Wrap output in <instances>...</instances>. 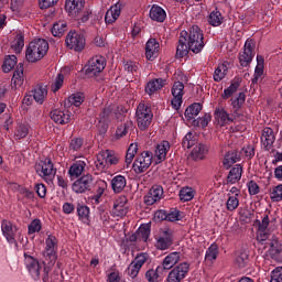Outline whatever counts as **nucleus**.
<instances>
[{
	"label": "nucleus",
	"instance_id": "obj_1",
	"mask_svg": "<svg viewBox=\"0 0 282 282\" xmlns=\"http://www.w3.org/2000/svg\"><path fill=\"white\" fill-rule=\"evenodd\" d=\"M204 32L197 25H193L189 29V32L182 31L178 44L176 46V56L177 58H184V56H188V52H193V54H199L202 50H204Z\"/></svg>",
	"mask_w": 282,
	"mask_h": 282
},
{
	"label": "nucleus",
	"instance_id": "obj_2",
	"mask_svg": "<svg viewBox=\"0 0 282 282\" xmlns=\"http://www.w3.org/2000/svg\"><path fill=\"white\" fill-rule=\"evenodd\" d=\"M231 107L234 110V113L230 115L226 109L224 108H216L214 112V118L220 127H226V124H230L231 122H235L237 119V111L243 107V104L246 102V94L239 93L236 97H232L230 99Z\"/></svg>",
	"mask_w": 282,
	"mask_h": 282
},
{
	"label": "nucleus",
	"instance_id": "obj_3",
	"mask_svg": "<svg viewBox=\"0 0 282 282\" xmlns=\"http://www.w3.org/2000/svg\"><path fill=\"white\" fill-rule=\"evenodd\" d=\"M48 50L50 44L47 41L43 39L33 40L26 47L25 58L29 63H39V61L45 57Z\"/></svg>",
	"mask_w": 282,
	"mask_h": 282
},
{
	"label": "nucleus",
	"instance_id": "obj_4",
	"mask_svg": "<svg viewBox=\"0 0 282 282\" xmlns=\"http://www.w3.org/2000/svg\"><path fill=\"white\" fill-rule=\"evenodd\" d=\"M120 162V155L111 150H105L97 154V160L95 161V166L97 171L102 173L107 171L110 166H116Z\"/></svg>",
	"mask_w": 282,
	"mask_h": 282
},
{
	"label": "nucleus",
	"instance_id": "obj_5",
	"mask_svg": "<svg viewBox=\"0 0 282 282\" xmlns=\"http://www.w3.org/2000/svg\"><path fill=\"white\" fill-rule=\"evenodd\" d=\"M42 254V264H43V282L50 281V272H52V268L56 265V261L58 260V251L54 249H45L41 252Z\"/></svg>",
	"mask_w": 282,
	"mask_h": 282
},
{
	"label": "nucleus",
	"instance_id": "obj_6",
	"mask_svg": "<svg viewBox=\"0 0 282 282\" xmlns=\"http://www.w3.org/2000/svg\"><path fill=\"white\" fill-rule=\"evenodd\" d=\"M24 265L33 281H41L43 279V265L29 252H24Z\"/></svg>",
	"mask_w": 282,
	"mask_h": 282
},
{
	"label": "nucleus",
	"instance_id": "obj_7",
	"mask_svg": "<svg viewBox=\"0 0 282 282\" xmlns=\"http://www.w3.org/2000/svg\"><path fill=\"white\" fill-rule=\"evenodd\" d=\"M135 118L140 131H147V129L151 127V122L153 120V111H151V107L145 104H139L137 107Z\"/></svg>",
	"mask_w": 282,
	"mask_h": 282
},
{
	"label": "nucleus",
	"instance_id": "obj_8",
	"mask_svg": "<svg viewBox=\"0 0 282 282\" xmlns=\"http://www.w3.org/2000/svg\"><path fill=\"white\" fill-rule=\"evenodd\" d=\"M35 171L45 182H53L56 177V169L51 159L41 160L35 164Z\"/></svg>",
	"mask_w": 282,
	"mask_h": 282
},
{
	"label": "nucleus",
	"instance_id": "obj_9",
	"mask_svg": "<svg viewBox=\"0 0 282 282\" xmlns=\"http://www.w3.org/2000/svg\"><path fill=\"white\" fill-rule=\"evenodd\" d=\"M151 164H153V153L143 151L139 156L135 158L132 169L134 173L140 175L141 173H147Z\"/></svg>",
	"mask_w": 282,
	"mask_h": 282
},
{
	"label": "nucleus",
	"instance_id": "obj_10",
	"mask_svg": "<svg viewBox=\"0 0 282 282\" xmlns=\"http://www.w3.org/2000/svg\"><path fill=\"white\" fill-rule=\"evenodd\" d=\"M66 47H68V50H73L74 52H82L85 50V35L76 32V31H70L67 35H66Z\"/></svg>",
	"mask_w": 282,
	"mask_h": 282
},
{
	"label": "nucleus",
	"instance_id": "obj_11",
	"mask_svg": "<svg viewBox=\"0 0 282 282\" xmlns=\"http://www.w3.org/2000/svg\"><path fill=\"white\" fill-rule=\"evenodd\" d=\"M188 270H191V264L188 262L177 264L170 271L166 278V282L184 281V279H186V275L188 274Z\"/></svg>",
	"mask_w": 282,
	"mask_h": 282
},
{
	"label": "nucleus",
	"instance_id": "obj_12",
	"mask_svg": "<svg viewBox=\"0 0 282 282\" xmlns=\"http://www.w3.org/2000/svg\"><path fill=\"white\" fill-rule=\"evenodd\" d=\"M107 67V61L104 56H95L88 61L86 65V74L88 76H98V74L102 73Z\"/></svg>",
	"mask_w": 282,
	"mask_h": 282
},
{
	"label": "nucleus",
	"instance_id": "obj_13",
	"mask_svg": "<svg viewBox=\"0 0 282 282\" xmlns=\"http://www.w3.org/2000/svg\"><path fill=\"white\" fill-rule=\"evenodd\" d=\"M261 245L264 246V248H268V246L270 247L269 256L271 259H273V261H282V245L279 243L276 237L273 236Z\"/></svg>",
	"mask_w": 282,
	"mask_h": 282
},
{
	"label": "nucleus",
	"instance_id": "obj_14",
	"mask_svg": "<svg viewBox=\"0 0 282 282\" xmlns=\"http://www.w3.org/2000/svg\"><path fill=\"white\" fill-rule=\"evenodd\" d=\"M147 261H149V254L147 253H140L134 258V260L127 268V272L131 279H135V276L140 274V270H142V265H144Z\"/></svg>",
	"mask_w": 282,
	"mask_h": 282
},
{
	"label": "nucleus",
	"instance_id": "obj_15",
	"mask_svg": "<svg viewBox=\"0 0 282 282\" xmlns=\"http://www.w3.org/2000/svg\"><path fill=\"white\" fill-rule=\"evenodd\" d=\"M254 42L252 40H247L245 43L243 52L239 53V63L241 67H248L254 58Z\"/></svg>",
	"mask_w": 282,
	"mask_h": 282
},
{
	"label": "nucleus",
	"instance_id": "obj_16",
	"mask_svg": "<svg viewBox=\"0 0 282 282\" xmlns=\"http://www.w3.org/2000/svg\"><path fill=\"white\" fill-rule=\"evenodd\" d=\"M258 232H257V240L259 243H265L268 239L274 237V235L268 232V227L270 226V216L264 215L262 221H258Z\"/></svg>",
	"mask_w": 282,
	"mask_h": 282
},
{
	"label": "nucleus",
	"instance_id": "obj_17",
	"mask_svg": "<svg viewBox=\"0 0 282 282\" xmlns=\"http://www.w3.org/2000/svg\"><path fill=\"white\" fill-rule=\"evenodd\" d=\"M91 186H94V176L87 174L74 182L73 191L77 194L87 193V191H91Z\"/></svg>",
	"mask_w": 282,
	"mask_h": 282
},
{
	"label": "nucleus",
	"instance_id": "obj_18",
	"mask_svg": "<svg viewBox=\"0 0 282 282\" xmlns=\"http://www.w3.org/2000/svg\"><path fill=\"white\" fill-rule=\"evenodd\" d=\"M127 213H129L128 199L126 196H119L115 202L111 209L112 217H126Z\"/></svg>",
	"mask_w": 282,
	"mask_h": 282
},
{
	"label": "nucleus",
	"instance_id": "obj_19",
	"mask_svg": "<svg viewBox=\"0 0 282 282\" xmlns=\"http://www.w3.org/2000/svg\"><path fill=\"white\" fill-rule=\"evenodd\" d=\"M171 246H173V232L169 229L161 230L156 238V250H169Z\"/></svg>",
	"mask_w": 282,
	"mask_h": 282
},
{
	"label": "nucleus",
	"instance_id": "obj_20",
	"mask_svg": "<svg viewBox=\"0 0 282 282\" xmlns=\"http://www.w3.org/2000/svg\"><path fill=\"white\" fill-rule=\"evenodd\" d=\"M172 107L173 109H180L182 107L183 97H184V83L182 82H175L172 86Z\"/></svg>",
	"mask_w": 282,
	"mask_h": 282
},
{
	"label": "nucleus",
	"instance_id": "obj_21",
	"mask_svg": "<svg viewBox=\"0 0 282 282\" xmlns=\"http://www.w3.org/2000/svg\"><path fill=\"white\" fill-rule=\"evenodd\" d=\"M1 230L8 243H14V246H17V226L10 223V220H2Z\"/></svg>",
	"mask_w": 282,
	"mask_h": 282
},
{
	"label": "nucleus",
	"instance_id": "obj_22",
	"mask_svg": "<svg viewBox=\"0 0 282 282\" xmlns=\"http://www.w3.org/2000/svg\"><path fill=\"white\" fill-rule=\"evenodd\" d=\"M164 196V188L161 185H154L150 188L149 193L144 196V204L147 206H153L156 202H160Z\"/></svg>",
	"mask_w": 282,
	"mask_h": 282
},
{
	"label": "nucleus",
	"instance_id": "obj_23",
	"mask_svg": "<svg viewBox=\"0 0 282 282\" xmlns=\"http://www.w3.org/2000/svg\"><path fill=\"white\" fill-rule=\"evenodd\" d=\"M85 9V0H66L65 10L68 12L69 17L76 19L79 13Z\"/></svg>",
	"mask_w": 282,
	"mask_h": 282
},
{
	"label": "nucleus",
	"instance_id": "obj_24",
	"mask_svg": "<svg viewBox=\"0 0 282 282\" xmlns=\"http://www.w3.org/2000/svg\"><path fill=\"white\" fill-rule=\"evenodd\" d=\"M275 140L276 137L274 135V130H272V128L267 127L262 130L261 144L264 151H270L274 145Z\"/></svg>",
	"mask_w": 282,
	"mask_h": 282
},
{
	"label": "nucleus",
	"instance_id": "obj_25",
	"mask_svg": "<svg viewBox=\"0 0 282 282\" xmlns=\"http://www.w3.org/2000/svg\"><path fill=\"white\" fill-rule=\"evenodd\" d=\"M169 151H171V143L169 141H162L155 147L154 158H156V164H162L166 160Z\"/></svg>",
	"mask_w": 282,
	"mask_h": 282
},
{
	"label": "nucleus",
	"instance_id": "obj_26",
	"mask_svg": "<svg viewBox=\"0 0 282 282\" xmlns=\"http://www.w3.org/2000/svg\"><path fill=\"white\" fill-rule=\"evenodd\" d=\"M160 52V42L155 39L148 40L145 44V57L148 61H155Z\"/></svg>",
	"mask_w": 282,
	"mask_h": 282
},
{
	"label": "nucleus",
	"instance_id": "obj_27",
	"mask_svg": "<svg viewBox=\"0 0 282 282\" xmlns=\"http://www.w3.org/2000/svg\"><path fill=\"white\" fill-rule=\"evenodd\" d=\"M181 259H182L181 252H177V251L171 252L163 259L162 265H160V268H163V272L164 270H171L172 268H175L177 263H180Z\"/></svg>",
	"mask_w": 282,
	"mask_h": 282
},
{
	"label": "nucleus",
	"instance_id": "obj_28",
	"mask_svg": "<svg viewBox=\"0 0 282 282\" xmlns=\"http://www.w3.org/2000/svg\"><path fill=\"white\" fill-rule=\"evenodd\" d=\"M209 148L207 144L204 143H197L192 152H191V158L195 162H202V160H206V156L208 155Z\"/></svg>",
	"mask_w": 282,
	"mask_h": 282
},
{
	"label": "nucleus",
	"instance_id": "obj_29",
	"mask_svg": "<svg viewBox=\"0 0 282 282\" xmlns=\"http://www.w3.org/2000/svg\"><path fill=\"white\" fill-rule=\"evenodd\" d=\"M121 10L122 3L120 2H117L115 6L109 8L105 15V21L107 25H111V23H116V21H118Z\"/></svg>",
	"mask_w": 282,
	"mask_h": 282
},
{
	"label": "nucleus",
	"instance_id": "obj_30",
	"mask_svg": "<svg viewBox=\"0 0 282 282\" xmlns=\"http://www.w3.org/2000/svg\"><path fill=\"white\" fill-rule=\"evenodd\" d=\"M70 118L72 116H69V111H63L58 109L51 111V119L56 124H67Z\"/></svg>",
	"mask_w": 282,
	"mask_h": 282
},
{
	"label": "nucleus",
	"instance_id": "obj_31",
	"mask_svg": "<svg viewBox=\"0 0 282 282\" xmlns=\"http://www.w3.org/2000/svg\"><path fill=\"white\" fill-rule=\"evenodd\" d=\"M149 15L152 21H156L158 23H164V21H166V11L158 4L152 6Z\"/></svg>",
	"mask_w": 282,
	"mask_h": 282
},
{
	"label": "nucleus",
	"instance_id": "obj_32",
	"mask_svg": "<svg viewBox=\"0 0 282 282\" xmlns=\"http://www.w3.org/2000/svg\"><path fill=\"white\" fill-rule=\"evenodd\" d=\"M164 85H166V80L162 78L152 79L145 85V94L153 96V94L160 91Z\"/></svg>",
	"mask_w": 282,
	"mask_h": 282
},
{
	"label": "nucleus",
	"instance_id": "obj_33",
	"mask_svg": "<svg viewBox=\"0 0 282 282\" xmlns=\"http://www.w3.org/2000/svg\"><path fill=\"white\" fill-rule=\"evenodd\" d=\"M239 160H241V154H239V152L236 150L229 151L225 154L223 166L228 170L232 166V164H237Z\"/></svg>",
	"mask_w": 282,
	"mask_h": 282
},
{
	"label": "nucleus",
	"instance_id": "obj_34",
	"mask_svg": "<svg viewBox=\"0 0 282 282\" xmlns=\"http://www.w3.org/2000/svg\"><path fill=\"white\" fill-rule=\"evenodd\" d=\"M243 174V167L241 164H236L227 175L228 184H237L241 180V175Z\"/></svg>",
	"mask_w": 282,
	"mask_h": 282
},
{
	"label": "nucleus",
	"instance_id": "obj_35",
	"mask_svg": "<svg viewBox=\"0 0 282 282\" xmlns=\"http://www.w3.org/2000/svg\"><path fill=\"white\" fill-rule=\"evenodd\" d=\"M86 166H87L86 161H83V160L75 161L68 170V175H70L72 177H80Z\"/></svg>",
	"mask_w": 282,
	"mask_h": 282
},
{
	"label": "nucleus",
	"instance_id": "obj_36",
	"mask_svg": "<svg viewBox=\"0 0 282 282\" xmlns=\"http://www.w3.org/2000/svg\"><path fill=\"white\" fill-rule=\"evenodd\" d=\"M127 187V177L123 175H117L111 180V188L113 193H122Z\"/></svg>",
	"mask_w": 282,
	"mask_h": 282
},
{
	"label": "nucleus",
	"instance_id": "obj_37",
	"mask_svg": "<svg viewBox=\"0 0 282 282\" xmlns=\"http://www.w3.org/2000/svg\"><path fill=\"white\" fill-rule=\"evenodd\" d=\"M30 134V124L28 123H18L14 129V140H23L24 138H28Z\"/></svg>",
	"mask_w": 282,
	"mask_h": 282
},
{
	"label": "nucleus",
	"instance_id": "obj_38",
	"mask_svg": "<svg viewBox=\"0 0 282 282\" xmlns=\"http://www.w3.org/2000/svg\"><path fill=\"white\" fill-rule=\"evenodd\" d=\"M24 80L25 79L23 78V65L20 63L13 73L11 83H12L13 87H15V89H17L23 85Z\"/></svg>",
	"mask_w": 282,
	"mask_h": 282
},
{
	"label": "nucleus",
	"instance_id": "obj_39",
	"mask_svg": "<svg viewBox=\"0 0 282 282\" xmlns=\"http://www.w3.org/2000/svg\"><path fill=\"white\" fill-rule=\"evenodd\" d=\"M202 111V104L194 102L185 110V118L186 120H195L199 112Z\"/></svg>",
	"mask_w": 282,
	"mask_h": 282
},
{
	"label": "nucleus",
	"instance_id": "obj_40",
	"mask_svg": "<svg viewBox=\"0 0 282 282\" xmlns=\"http://www.w3.org/2000/svg\"><path fill=\"white\" fill-rule=\"evenodd\" d=\"M137 236L139 237V241H149V237H151V223L142 224L137 230Z\"/></svg>",
	"mask_w": 282,
	"mask_h": 282
},
{
	"label": "nucleus",
	"instance_id": "obj_41",
	"mask_svg": "<svg viewBox=\"0 0 282 282\" xmlns=\"http://www.w3.org/2000/svg\"><path fill=\"white\" fill-rule=\"evenodd\" d=\"M96 188V195L91 196L90 199L94 204H100V198L105 194V191H107V183L102 180L97 181Z\"/></svg>",
	"mask_w": 282,
	"mask_h": 282
},
{
	"label": "nucleus",
	"instance_id": "obj_42",
	"mask_svg": "<svg viewBox=\"0 0 282 282\" xmlns=\"http://www.w3.org/2000/svg\"><path fill=\"white\" fill-rule=\"evenodd\" d=\"M164 274V268L156 267V269H149L145 272V279L149 282H160V275Z\"/></svg>",
	"mask_w": 282,
	"mask_h": 282
},
{
	"label": "nucleus",
	"instance_id": "obj_43",
	"mask_svg": "<svg viewBox=\"0 0 282 282\" xmlns=\"http://www.w3.org/2000/svg\"><path fill=\"white\" fill-rule=\"evenodd\" d=\"M46 97H47V86H37L34 89L33 98L35 102H37L39 105H43Z\"/></svg>",
	"mask_w": 282,
	"mask_h": 282
},
{
	"label": "nucleus",
	"instance_id": "obj_44",
	"mask_svg": "<svg viewBox=\"0 0 282 282\" xmlns=\"http://www.w3.org/2000/svg\"><path fill=\"white\" fill-rule=\"evenodd\" d=\"M240 86L241 84L239 83V80H232L230 86L226 88L221 94V98L224 100H228V98H232V96L237 94V90L239 89Z\"/></svg>",
	"mask_w": 282,
	"mask_h": 282
},
{
	"label": "nucleus",
	"instance_id": "obj_45",
	"mask_svg": "<svg viewBox=\"0 0 282 282\" xmlns=\"http://www.w3.org/2000/svg\"><path fill=\"white\" fill-rule=\"evenodd\" d=\"M25 46V37L23 33H18L14 40L11 43L12 50H14L15 54H21V50Z\"/></svg>",
	"mask_w": 282,
	"mask_h": 282
},
{
	"label": "nucleus",
	"instance_id": "obj_46",
	"mask_svg": "<svg viewBox=\"0 0 282 282\" xmlns=\"http://www.w3.org/2000/svg\"><path fill=\"white\" fill-rule=\"evenodd\" d=\"M217 257H219V246L217 243H212L205 253V261H217Z\"/></svg>",
	"mask_w": 282,
	"mask_h": 282
},
{
	"label": "nucleus",
	"instance_id": "obj_47",
	"mask_svg": "<svg viewBox=\"0 0 282 282\" xmlns=\"http://www.w3.org/2000/svg\"><path fill=\"white\" fill-rule=\"evenodd\" d=\"M53 36H56L57 39H61L65 32H67V23L65 22H56L53 24V28L51 30Z\"/></svg>",
	"mask_w": 282,
	"mask_h": 282
},
{
	"label": "nucleus",
	"instance_id": "obj_48",
	"mask_svg": "<svg viewBox=\"0 0 282 282\" xmlns=\"http://www.w3.org/2000/svg\"><path fill=\"white\" fill-rule=\"evenodd\" d=\"M197 144V135L193 132H187L182 140L183 149H191Z\"/></svg>",
	"mask_w": 282,
	"mask_h": 282
},
{
	"label": "nucleus",
	"instance_id": "obj_49",
	"mask_svg": "<svg viewBox=\"0 0 282 282\" xmlns=\"http://www.w3.org/2000/svg\"><path fill=\"white\" fill-rule=\"evenodd\" d=\"M226 74H228V66L225 64L218 65V67L214 72V80L215 83H221L226 78Z\"/></svg>",
	"mask_w": 282,
	"mask_h": 282
},
{
	"label": "nucleus",
	"instance_id": "obj_50",
	"mask_svg": "<svg viewBox=\"0 0 282 282\" xmlns=\"http://www.w3.org/2000/svg\"><path fill=\"white\" fill-rule=\"evenodd\" d=\"M221 21H224V17H221V12L214 10L210 12L208 17V23L209 25H213V28H219L221 24Z\"/></svg>",
	"mask_w": 282,
	"mask_h": 282
},
{
	"label": "nucleus",
	"instance_id": "obj_51",
	"mask_svg": "<svg viewBox=\"0 0 282 282\" xmlns=\"http://www.w3.org/2000/svg\"><path fill=\"white\" fill-rule=\"evenodd\" d=\"M180 199L181 202H192L195 197V189L193 187H183L180 191Z\"/></svg>",
	"mask_w": 282,
	"mask_h": 282
},
{
	"label": "nucleus",
	"instance_id": "obj_52",
	"mask_svg": "<svg viewBox=\"0 0 282 282\" xmlns=\"http://www.w3.org/2000/svg\"><path fill=\"white\" fill-rule=\"evenodd\" d=\"M77 216L80 221L87 224V221H89V207L83 204H77Z\"/></svg>",
	"mask_w": 282,
	"mask_h": 282
},
{
	"label": "nucleus",
	"instance_id": "obj_53",
	"mask_svg": "<svg viewBox=\"0 0 282 282\" xmlns=\"http://www.w3.org/2000/svg\"><path fill=\"white\" fill-rule=\"evenodd\" d=\"M17 67V56L15 55H9L2 65V69L4 74H8L9 72H12Z\"/></svg>",
	"mask_w": 282,
	"mask_h": 282
},
{
	"label": "nucleus",
	"instance_id": "obj_54",
	"mask_svg": "<svg viewBox=\"0 0 282 282\" xmlns=\"http://www.w3.org/2000/svg\"><path fill=\"white\" fill-rule=\"evenodd\" d=\"M131 127H133V123L131 121H128L126 123H121L120 126H118L116 130L117 140H120V138H124V135L129 133V129H131Z\"/></svg>",
	"mask_w": 282,
	"mask_h": 282
},
{
	"label": "nucleus",
	"instance_id": "obj_55",
	"mask_svg": "<svg viewBox=\"0 0 282 282\" xmlns=\"http://www.w3.org/2000/svg\"><path fill=\"white\" fill-rule=\"evenodd\" d=\"M68 102L74 107H80L85 102V95L83 93H76L68 97Z\"/></svg>",
	"mask_w": 282,
	"mask_h": 282
},
{
	"label": "nucleus",
	"instance_id": "obj_56",
	"mask_svg": "<svg viewBox=\"0 0 282 282\" xmlns=\"http://www.w3.org/2000/svg\"><path fill=\"white\" fill-rule=\"evenodd\" d=\"M45 249L58 251V239L54 235H48L45 239Z\"/></svg>",
	"mask_w": 282,
	"mask_h": 282
},
{
	"label": "nucleus",
	"instance_id": "obj_57",
	"mask_svg": "<svg viewBox=\"0 0 282 282\" xmlns=\"http://www.w3.org/2000/svg\"><path fill=\"white\" fill-rule=\"evenodd\" d=\"M135 153H138V143H131L126 154V164L128 166L129 164H131V162H133V158H135Z\"/></svg>",
	"mask_w": 282,
	"mask_h": 282
},
{
	"label": "nucleus",
	"instance_id": "obj_58",
	"mask_svg": "<svg viewBox=\"0 0 282 282\" xmlns=\"http://www.w3.org/2000/svg\"><path fill=\"white\" fill-rule=\"evenodd\" d=\"M270 199L273 202H282V184L272 187L270 191Z\"/></svg>",
	"mask_w": 282,
	"mask_h": 282
},
{
	"label": "nucleus",
	"instance_id": "obj_59",
	"mask_svg": "<svg viewBox=\"0 0 282 282\" xmlns=\"http://www.w3.org/2000/svg\"><path fill=\"white\" fill-rule=\"evenodd\" d=\"M226 208L229 213L237 210V208H239V198L237 196H229L226 202Z\"/></svg>",
	"mask_w": 282,
	"mask_h": 282
},
{
	"label": "nucleus",
	"instance_id": "obj_60",
	"mask_svg": "<svg viewBox=\"0 0 282 282\" xmlns=\"http://www.w3.org/2000/svg\"><path fill=\"white\" fill-rule=\"evenodd\" d=\"M42 228H43V224L41 223V219L39 218L33 219L28 227L29 235H34V232H41Z\"/></svg>",
	"mask_w": 282,
	"mask_h": 282
},
{
	"label": "nucleus",
	"instance_id": "obj_61",
	"mask_svg": "<svg viewBox=\"0 0 282 282\" xmlns=\"http://www.w3.org/2000/svg\"><path fill=\"white\" fill-rule=\"evenodd\" d=\"M63 83H65V75L59 73V74H57L55 80L51 85L52 91L54 94H56V91H58V89H61V87H63Z\"/></svg>",
	"mask_w": 282,
	"mask_h": 282
},
{
	"label": "nucleus",
	"instance_id": "obj_62",
	"mask_svg": "<svg viewBox=\"0 0 282 282\" xmlns=\"http://www.w3.org/2000/svg\"><path fill=\"white\" fill-rule=\"evenodd\" d=\"M257 63L258 64L256 66L254 76L261 78L263 76V67H264V63H265V61L263 59V56L258 55Z\"/></svg>",
	"mask_w": 282,
	"mask_h": 282
},
{
	"label": "nucleus",
	"instance_id": "obj_63",
	"mask_svg": "<svg viewBox=\"0 0 282 282\" xmlns=\"http://www.w3.org/2000/svg\"><path fill=\"white\" fill-rule=\"evenodd\" d=\"M240 155H242V158H247V160H252L254 158V147H243L240 151Z\"/></svg>",
	"mask_w": 282,
	"mask_h": 282
},
{
	"label": "nucleus",
	"instance_id": "obj_64",
	"mask_svg": "<svg viewBox=\"0 0 282 282\" xmlns=\"http://www.w3.org/2000/svg\"><path fill=\"white\" fill-rule=\"evenodd\" d=\"M270 282H282V267H278L271 272Z\"/></svg>",
	"mask_w": 282,
	"mask_h": 282
}]
</instances>
